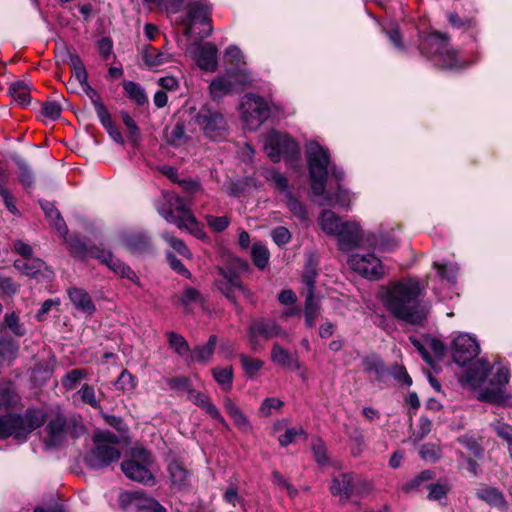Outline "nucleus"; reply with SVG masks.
Listing matches in <instances>:
<instances>
[{"instance_id": "nucleus-33", "label": "nucleus", "mask_w": 512, "mask_h": 512, "mask_svg": "<svg viewBox=\"0 0 512 512\" xmlns=\"http://www.w3.org/2000/svg\"><path fill=\"white\" fill-rule=\"evenodd\" d=\"M40 205L46 217L51 222V225L57 230L59 235H67V226L58 210L54 207V205L47 201L40 202Z\"/></svg>"}, {"instance_id": "nucleus-53", "label": "nucleus", "mask_w": 512, "mask_h": 512, "mask_svg": "<svg viewBox=\"0 0 512 512\" xmlns=\"http://www.w3.org/2000/svg\"><path fill=\"white\" fill-rule=\"evenodd\" d=\"M420 457L426 461L435 463L442 457V451L439 445L427 443L421 446L419 450Z\"/></svg>"}, {"instance_id": "nucleus-58", "label": "nucleus", "mask_w": 512, "mask_h": 512, "mask_svg": "<svg viewBox=\"0 0 512 512\" xmlns=\"http://www.w3.org/2000/svg\"><path fill=\"white\" fill-rule=\"evenodd\" d=\"M4 322L6 326L12 331V333L15 334L16 336L25 335L26 329L20 322V318L15 312L6 313L4 316Z\"/></svg>"}, {"instance_id": "nucleus-14", "label": "nucleus", "mask_w": 512, "mask_h": 512, "mask_svg": "<svg viewBox=\"0 0 512 512\" xmlns=\"http://www.w3.org/2000/svg\"><path fill=\"white\" fill-rule=\"evenodd\" d=\"M211 9L208 4L201 1H193L188 4L186 14L181 17L180 23L185 27V35L193 33V27L197 24H209Z\"/></svg>"}, {"instance_id": "nucleus-42", "label": "nucleus", "mask_w": 512, "mask_h": 512, "mask_svg": "<svg viewBox=\"0 0 512 512\" xmlns=\"http://www.w3.org/2000/svg\"><path fill=\"white\" fill-rule=\"evenodd\" d=\"M239 360L245 375L251 379L258 374L265 364L261 359L252 358L243 353L239 355Z\"/></svg>"}, {"instance_id": "nucleus-43", "label": "nucleus", "mask_w": 512, "mask_h": 512, "mask_svg": "<svg viewBox=\"0 0 512 512\" xmlns=\"http://www.w3.org/2000/svg\"><path fill=\"white\" fill-rule=\"evenodd\" d=\"M435 476V473L432 470H424L416 475L411 480L404 483L401 487L402 491L405 493H409L415 490L420 489L424 486L425 483L432 480Z\"/></svg>"}, {"instance_id": "nucleus-31", "label": "nucleus", "mask_w": 512, "mask_h": 512, "mask_svg": "<svg viewBox=\"0 0 512 512\" xmlns=\"http://www.w3.org/2000/svg\"><path fill=\"white\" fill-rule=\"evenodd\" d=\"M271 361L281 367L300 369V363L288 350L275 343L271 350Z\"/></svg>"}, {"instance_id": "nucleus-60", "label": "nucleus", "mask_w": 512, "mask_h": 512, "mask_svg": "<svg viewBox=\"0 0 512 512\" xmlns=\"http://www.w3.org/2000/svg\"><path fill=\"white\" fill-rule=\"evenodd\" d=\"M115 386L121 391H131L136 387V378L127 370H123L115 382Z\"/></svg>"}, {"instance_id": "nucleus-28", "label": "nucleus", "mask_w": 512, "mask_h": 512, "mask_svg": "<svg viewBox=\"0 0 512 512\" xmlns=\"http://www.w3.org/2000/svg\"><path fill=\"white\" fill-rule=\"evenodd\" d=\"M143 61L150 69L158 68L173 61V55L148 45L143 51Z\"/></svg>"}, {"instance_id": "nucleus-9", "label": "nucleus", "mask_w": 512, "mask_h": 512, "mask_svg": "<svg viewBox=\"0 0 512 512\" xmlns=\"http://www.w3.org/2000/svg\"><path fill=\"white\" fill-rule=\"evenodd\" d=\"M263 146L267 156L274 162H278L281 158H298L300 152L299 146L294 139L286 133L275 130L265 135Z\"/></svg>"}, {"instance_id": "nucleus-48", "label": "nucleus", "mask_w": 512, "mask_h": 512, "mask_svg": "<svg viewBox=\"0 0 512 512\" xmlns=\"http://www.w3.org/2000/svg\"><path fill=\"white\" fill-rule=\"evenodd\" d=\"M87 377V372L84 369H72L61 380L63 388L66 390L75 389L81 380Z\"/></svg>"}, {"instance_id": "nucleus-20", "label": "nucleus", "mask_w": 512, "mask_h": 512, "mask_svg": "<svg viewBox=\"0 0 512 512\" xmlns=\"http://www.w3.org/2000/svg\"><path fill=\"white\" fill-rule=\"evenodd\" d=\"M194 59L202 70L214 72L218 67L216 46L211 43L198 46L194 51Z\"/></svg>"}, {"instance_id": "nucleus-4", "label": "nucleus", "mask_w": 512, "mask_h": 512, "mask_svg": "<svg viewBox=\"0 0 512 512\" xmlns=\"http://www.w3.org/2000/svg\"><path fill=\"white\" fill-rule=\"evenodd\" d=\"M420 49L434 65L443 69L457 70L469 65L449 47L446 35L439 32L425 37L420 44Z\"/></svg>"}, {"instance_id": "nucleus-16", "label": "nucleus", "mask_w": 512, "mask_h": 512, "mask_svg": "<svg viewBox=\"0 0 512 512\" xmlns=\"http://www.w3.org/2000/svg\"><path fill=\"white\" fill-rule=\"evenodd\" d=\"M93 258L98 259L102 264H105L110 270L122 278H126L136 285L140 286L139 277L136 273L121 260L115 258L109 251L94 250Z\"/></svg>"}, {"instance_id": "nucleus-11", "label": "nucleus", "mask_w": 512, "mask_h": 512, "mask_svg": "<svg viewBox=\"0 0 512 512\" xmlns=\"http://www.w3.org/2000/svg\"><path fill=\"white\" fill-rule=\"evenodd\" d=\"M151 462V455L146 449L134 448L132 459L124 461L121 468L127 478L152 486L155 483V478L148 468Z\"/></svg>"}, {"instance_id": "nucleus-5", "label": "nucleus", "mask_w": 512, "mask_h": 512, "mask_svg": "<svg viewBox=\"0 0 512 512\" xmlns=\"http://www.w3.org/2000/svg\"><path fill=\"white\" fill-rule=\"evenodd\" d=\"M94 448L86 455L87 465L93 469H101L118 461L120 451L116 447L118 437L110 432H98L94 435Z\"/></svg>"}, {"instance_id": "nucleus-22", "label": "nucleus", "mask_w": 512, "mask_h": 512, "mask_svg": "<svg viewBox=\"0 0 512 512\" xmlns=\"http://www.w3.org/2000/svg\"><path fill=\"white\" fill-rule=\"evenodd\" d=\"M116 243L119 247L132 254L143 252L149 248L148 238L143 234L134 232L120 233Z\"/></svg>"}, {"instance_id": "nucleus-41", "label": "nucleus", "mask_w": 512, "mask_h": 512, "mask_svg": "<svg viewBox=\"0 0 512 512\" xmlns=\"http://www.w3.org/2000/svg\"><path fill=\"white\" fill-rule=\"evenodd\" d=\"M65 426L66 422L62 417H56L48 423L47 431L51 445H58L62 441L65 434Z\"/></svg>"}, {"instance_id": "nucleus-45", "label": "nucleus", "mask_w": 512, "mask_h": 512, "mask_svg": "<svg viewBox=\"0 0 512 512\" xmlns=\"http://www.w3.org/2000/svg\"><path fill=\"white\" fill-rule=\"evenodd\" d=\"M433 267L437 270V274L442 281H446L449 285L456 283L458 272V266L456 263L438 264L437 262H434Z\"/></svg>"}, {"instance_id": "nucleus-49", "label": "nucleus", "mask_w": 512, "mask_h": 512, "mask_svg": "<svg viewBox=\"0 0 512 512\" xmlns=\"http://www.w3.org/2000/svg\"><path fill=\"white\" fill-rule=\"evenodd\" d=\"M19 401V396L11 383L0 386V408L11 407Z\"/></svg>"}, {"instance_id": "nucleus-63", "label": "nucleus", "mask_w": 512, "mask_h": 512, "mask_svg": "<svg viewBox=\"0 0 512 512\" xmlns=\"http://www.w3.org/2000/svg\"><path fill=\"white\" fill-rule=\"evenodd\" d=\"M205 220L209 228L214 232H222L230 224V218L227 216L206 215Z\"/></svg>"}, {"instance_id": "nucleus-3", "label": "nucleus", "mask_w": 512, "mask_h": 512, "mask_svg": "<svg viewBox=\"0 0 512 512\" xmlns=\"http://www.w3.org/2000/svg\"><path fill=\"white\" fill-rule=\"evenodd\" d=\"M156 210L168 223L175 224L179 229L187 230L199 239L205 237V233L189 205L176 193L163 191L162 202L156 204Z\"/></svg>"}, {"instance_id": "nucleus-32", "label": "nucleus", "mask_w": 512, "mask_h": 512, "mask_svg": "<svg viewBox=\"0 0 512 512\" xmlns=\"http://www.w3.org/2000/svg\"><path fill=\"white\" fill-rule=\"evenodd\" d=\"M344 220H342L337 214H335L331 210H324L318 219V223L321 229L328 235L335 236L339 229L344 224Z\"/></svg>"}, {"instance_id": "nucleus-29", "label": "nucleus", "mask_w": 512, "mask_h": 512, "mask_svg": "<svg viewBox=\"0 0 512 512\" xmlns=\"http://www.w3.org/2000/svg\"><path fill=\"white\" fill-rule=\"evenodd\" d=\"M216 344H217V336L211 335L205 344L196 346L190 352V355H189L190 360L192 362H197L200 364H207L212 359Z\"/></svg>"}, {"instance_id": "nucleus-38", "label": "nucleus", "mask_w": 512, "mask_h": 512, "mask_svg": "<svg viewBox=\"0 0 512 512\" xmlns=\"http://www.w3.org/2000/svg\"><path fill=\"white\" fill-rule=\"evenodd\" d=\"M168 338L169 347L174 350L179 356H189L190 347L186 339L179 333L168 331L166 333Z\"/></svg>"}, {"instance_id": "nucleus-18", "label": "nucleus", "mask_w": 512, "mask_h": 512, "mask_svg": "<svg viewBox=\"0 0 512 512\" xmlns=\"http://www.w3.org/2000/svg\"><path fill=\"white\" fill-rule=\"evenodd\" d=\"M188 399L197 407L207 413L213 420L220 423L225 429H229V425L222 417L219 409L212 403L208 395L195 389L188 390Z\"/></svg>"}, {"instance_id": "nucleus-21", "label": "nucleus", "mask_w": 512, "mask_h": 512, "mask_svg": "<svg viewBox=\"0 0 512 512\" xmlns=\"http://www.w3.org/2000/svg\"><path fill=\"white\" fill-rule=\"evenodd\" d=\"M353 474L352 473H338L333 475L330 492L334 496H338L341 502H346L353 494Z\"/></svg>"}, {"instance_id": "nucleus-2", "label": "nucleus", "mask_w": 512, "mask_h": 512, "mask_svg": "<svg viewBox=\"0 0 512 512\" xmlns=\"http://www.w3.org/2000/svg\"><path fill=\"white\" fill-rule=\"evenodd\" d=\"M306 159L312 194L314 196L322 197L319 204L348 208L352 201V196L341 186L338 187L334 195L325 193L328 179V168L330 165L329 151L319 143L310 141L306 145Z\"/></svg>"}, {"instance_id": "nucleus-8", "label": "nucleus", "mask_w": 512, "mask_h": 512, "mask_svg": "<svg viewBox=\"0 0 512 512\" xmlns=\"http://www.w3.org/2000/svg\"><path fill=\"white\" fill-rule=\"evenodd\" d=\"M194 125L199 127L205 137L211 140L224 138L228 125L224 115L215 109L203 106L192 118Z\"/></svg>"}, {"instance_id": "nucleus-37", "label": "nucleus", "mask_w": 512, "mask_h": 512, "mask_svg": "<svg viewBox=\"0 0 512 512\" xmlns=\"http://www.w3.org/2000/svg\"><path fill=\"white\" fill-rule=\"evenodd\" d=\"M320 313V306L313 293H307L305 299L304 317L307 327L312 328Z\"/></svg>"}, {"instance_id": "nucleus-10", "label": "nucleus", "mask_w": 512, "mask_h": 512, "mask_svg": "<svg viewBox=\"0 0 512 512\" xmlns=\"http://www.w3.org/2000/svg\"><path fill=\"white\" fill-rule=\"evenodd\" d=\"M239 110L242 121L250 130L259 128L270 115V108L264 98L253 93L242 97Z\"/></svg>"}, {"instance_id": "nucleus-50", "label": "nucleus", "mask_w": 512, "mask_h": 512, "mask_svg": "<svg viewBox=\"0 0 512 512\" xmlns=\"http://www.w3.org/2000/svg\"><path fill=\"white\" fill-rule=\"evenodd\" d=\"M166 139L173 146L183 145L187 140L184 123L177 122L170 131L167 130Z\"/></svg>"}, {"instance_id": "nucleus-17", "label": "nucleus", "mask_w": 512, "mask_h": 512, "mask_svg": "<svg viewBox=\"0 0 512 512\" xmlns=\"http://www.w3.org/2000/svg\"><path fill=\"white\" fill-rule=\"evenodd\" d=\"M490 367L486 361H478L465 373L462 377L463 384L469 386L473 390L483 389L487 385V377Z\"/></svg>"}, {"instance_id": "nucleus-64", "label": "nucleus", "mask_w": 512, "mask_h": 512, "mask_svg": "<svg viewBox=\"0 0 512 512\" xmlns=\"http://www.w3.org/2000/svg\"><path fill=\"white\" fill-rule=\"evenodd\" d=\"M284 403L282 400L276 397L265 398L260 406V413L262 416H270L273 410H280Z\"/></svg>"}, {"instance_id": "nucleus-61", "label": "nucleus", "mask_w": 512, "mask_h": 512, "mask_svg": "<svg viewBox=\"0 0 512 512\" xmlns=\"http://www.w3.org/2000/svg\"><path fill=\"white\" fill-rule=\"evenodd\" d=\"M270 236L273 242L280 247L289 243L292 238L291 232L284 226H277L272 229Z\"/></svg>"}, {"instance_id": "nucleus-55", "label": "nucleus", "mask_w": 512, "mask_h": 512, "mask_svg": "<svg viewBox=\"0 0 512 512\" xmlns=\"http://www.w3.org/2000/svg\"><path fill=\"white\" fill-rule=\"evenodd\" d=\"M457 441L466 447L474 457L481 459L484 454V449L481 444L472 436L463 435L457 438Z\"/></svg>"}, {"instance_id": "nucleus-34", "label": "nucleus", "mask_w": 512, "mask_h": 512, "mask_svg": "<svg viewBox=\"0 0 512 512\" xmlns=\"http://www.w3.org/2000/svg\"><path fill=\"white\" fill-rule=\"evenodd\" d=\"M65 238L66 243L69 246L71 253L79 258L92 257L94 250H101L100 248L91 246L89 247L82 239L77 236H72L66 238V235L63 236Z\"/></svg>"}, {"instance_id": "nucleus-59", "label": "nucleus", "mask_w": 512, "mask_h": 512, "mask_svg": "<svg viewBox=\"0 0 512 512\" xmlns=\"http://www.w3.org/2000/svg\"><path fill=\"white\" fill-rule=\"evenodd\" d=\"M162 238L175 250L177 251L180 255L184 256V257H187V258H190L192 256L190 250L188 249V247L185 245V243L174 237L173 235H171L170 233L168 232H164L162 234Z\"/></svg>"}, {"instance_id": "nucleus-27", "label": "nucleus", "mask_w": 512, "mask_h": 512, "mask_svg": "<svg viewBox=\"0 0 512 512\" xmlns=\"http://www.w3.org/2000/svg\"><path fill=\"white\" fill-rule=\"evenodd\" d=\"M31 84L25 80H17L10 84L9 95L14 103L19 106L25 107L31 101Z\"/></svg>"}, {"instance_id": "nucleus-44", "label": "nucleus", "mask_w": 512, "mask_h": 512, "mask_svg": "<svg viewBox=\"0 0 512 512\" xmlns=\"http://www.w3.org/2000/svg\"><path fill=\"white\" fill-rule=\"evenodd\" d=\"M123 88L127 96L138 105H144L148 102L147 95L140 84L133 81H124Z\"/></svg>"}, {"instance_id": "nucleus-35", "label": "nucleus", "mask_w": 512, "mask_h": 512, "mask_svg": "<svg viewBox=\"0 0 512 512\" xmlns=\"http://www.w3.org/2000/svg\"><path fill=\"white\" fill-rule=\"evenodd\" d=\"M14 266L21 273L30 276L37 277L41 273L42 269L45 268V263L39 258H27L23 260H16Z\"/></svg>"}, {"instance_id": "nucleus-30", "label": "nucleus", "mask_w": 512, "mask_h": 512, "mask_svg": "<svg viewBox=\"0 0 512 512\" xmlns=\"http://www.w3.org/2000/svg\"><path fill=\"white\" fill-rule=\"evenodd\" d=\"M126 495L139 510L145 512H166V509L158 501L142 492L135 491Z\"/></svg>"}, {"instance_id": "nucleus-19", "label": "nucleus", "mask_w": 512, "mask_h": 512, "mask_svg": "<svg viewBox=\"0 0 512 512\" xmlns=\"http://www.w3.org/2000/svg\"><path fill=\"white\" fill-rule=\"evenodd\" d=\"M221 272L223 274L224 281L219 283V289L222 292V294L225 295L227 299H229L233 303L236 309L240 310V307L236 300L235 293L238 291L245 297H250V292L246 287L242 285L237 275H235L234 273H227L224 271Z\"/></svg>"}, {"instance_id": "nucleus-52", "label": "nucleus", "mask_w": 512, "mask_h": 512, "mask_svg": "<svg viewBox=\"0 0 512 512\" xmlns=\"http://www.w3.org/2000/svg\"><path fill=\"white\" fill-rule=\"evenodd\" d=\"M286 206L289 209V211L297 218L301 220H305L307 218V211L306 207L303 203H301L294 195L293 193H288L286 196H284Z\"/></svg>"}, {"instance_id": "nucleus-13", "label": "nucleus", "mask_w": 512, "mask_h": 512, "mask_svg": "<svg viewBox=\"0 0 512 512\" xmlns=\"http://www.w3.org/2000/svg\"><path fill=\"white\" fill-rule=\"evenodd\" d=\"M480 347L477 340L469 334H459L452 343V355L456 364L465 366L478 356Z\"/></svg>"}, {"instance_id": "nucleus-62", "label": "nucleus", "mask_w": 512, "mask_h": 512, "mask_svg": "<svg viewBox=\"0 0 512 512\" xmlns=\"http://www.w3.org/2000/svg\"><path fill=\"white\" fill-rule=\"evenodd\" d=\"M62 112L61 105L56 101H46L42 104L41 113L49 120H57Z\"/></svg>"}, {"instance_id": "nucleus-40", "label": "nucleus", "mask_w": 512, "mask_h": 512, "mask_svg": "<svg viewBox=\"0 0 512 512\" xmlns=\"http://www.w3.org/2000/svg\"><path fill=\"white\" fill-rule=\"evenodd\" d=\"M251 257L253 264L260 270H264L270 259L268 248L262 243H254L251 248Z\"/></svg>"}, {"instance_id": "nucleus-57", "label": "nucleus", "mask_w": 512, "mask_h": 512, "mask_svg": "<svg viewBox=\"0 0 512 512\" xmlns=\"http://www.w3.org/2000/svg\"><path fill=\"white\" fill-rule=\"evenodd\" d=\"M312 451L316 462L320 466H326L330 464L329 457L327 454V448L321 439H314L312 441Z\"/></svg>"}, {"instance_id": "nucleus-26", "label": "nucleus", "mask_w": 512, "mask_h": 512, "mask_svg": "<svg viewBox=\"0 0 512 512\" xmlns=\"http://www.w3.org/2000/svg\"><path fill=\"white\" fill-rule=\"evenodd\" d=\"M234 91L233 80L229 79L227 71L215 77L209 85V93L213 100L222 99L224 96Z\"/></svg>"}, {"instance_id": "nucleus-7", "label": "nucleus", "mask_w": 512, "mask_h": 512, "mask_svg": "<svg viewBox=\"0 0 512 512\" xmlns=\"http://www.w3.org/2000/svg\"><path fill=\"white\" fill-rule=\"evenodd\" d=\"M490 371L491 377L480 391L478 399L491 404H501L507 399L506 385L510 380V369L505 365L497 364L491 367Z\"/></svg>"}, {"instance_id": "nucleus-36", "label": "nucleus", "mask_w": 512, "mask_h": 512, "mask_svg": "<svg viewBox=\"0 0 512 512\" xmlns=\"http://www.w3.org/2000/svg\"><path fill=\"white\" fill-rule=\"evenodd\" d=\"M229 79L233 80V88L235 91L242 90L245 86L253 82V76L246 68H230L227 69Z\"/></svg>"}, {"instance_id": "nucleus-47", "label": "nucleus", "mask_w": 512, "mask_h": 512, "mask_svg": "<svg viewBox=\"0 0 512 512\" xmlns=\"http://www.w3.org/2000/svg\"><path fill=\"white\" fill-rule=\"evenodd\" d=\"M69 64L72 68L73 76L80 85L88 82V73L81 58L77 54H71Z\"/></svg>"}, {"instance_id": "nucleus-54", "label": "nucleus", "mask_w": 512, "mask_h": 512, "mask_svg": "<svg viewBox=\"0 0 512 512\" xmlns=\"http://www.w3.org/2000/svg\"><path fill=\"white\" fill-rule=\"evenodd\" d=\"M18 351V345L11 339L0 337V359L11 362Z\"/></svg>"}, {"instance_id": "nucleus-25", "label": "nucleus", "mask_w": 512, "mask_h": 512, "mask_svg": "<svg viewBox=\"0 0 512 512\" xmlns=\"http://www.w3.org/2000/svg\"><path fill=\"white\" fill-rule=\"evenodd\" d=\"M168 473L171 487L175 490H182L190 484V473L184 465L178 461H173L168 465Z\"/></svg>"}, {"instance_id": "nucleus-24", "label": "nucleus", "mask_w": 512, "mask_h": 512, "mask_svg": "<svg viewBox=\"0 0 512 512\" xmlns=\"http://www.w3.org/2000/svg\"><path fill=\"white\" fill-rule=\"evenodd\" d=\"M68 296L74 307L81 313L92 315L96 311L95 304L89 293L78 287L68 289Z\"/></svg>"}, {"instance_id": "nucleus-46", "label": "nucleus", "mask_w": 512, "mask_h": 512, "mask_svg": "<svg viewBox=\"0 0 512 512\" xmlns=\"http://www.w3.org/2000/svg\"><path fill=\"white\" fill-rule=\"evenodd\" d=\"M215 381L222 387L223 390L229 391L232 387L233 381V368L227 366L225 368H214L212 370Z\"/></svg>"}, {"instance_id": "nucleus-12", "label": "nucleus", "mask_w": 512, "mask_h": 512, "mask_svg": "<svg viewBox=\"0 0 512 512\" xmlns=\"http://www.w3.org/2000/svg\"><path fill=\"white\" fill-rule=\"evenodd\" d=\"M349 267L368 279H378L384 275V268L374 254H352L348 259Z\"/></svg>"}, {"instance_id": "nucleus-1", "label": "nucleus", "mask_w": 512, "mask_h": 512, "mask_svg": "<svg viewBox=\"0 0 512 512\" xmlns=\"http://www.w3.org/2000/svg\"><path fill=\"white\" fill-rule=\"evenodd\" d=\"M424 291L422 282L407 278L384 289L380 300L395 318L409 324H421L430 311V305L420 300Z\"/></svg>"}, {"instance_id": "nucleus-39", "label": "nucleus", "mask_w": 512, "mask_h": 512, "mask_svg": "<svg viewBox=\"0 0 512 512\" xmlns=\"http://www.w3.org/2000/svg\"><path fill=\"white\" fill-rule=\"evenodd\" d=\"M264 177L267 181L271 182L275 189H277L283 196H286L292 191L289 188L287 177L275 169H269L265 172Z\"/></svg>"}, {"instance_id": "nucleus-15", "label": "nucleus", "mask_w": 512, "mask_h": 512, "mask_svg": "<svg viewBox=\"0 0 512 512\" xmlns=\"http://www.w3.org/2000/svg\"><path fill=\"white\" fill-rule=\"evenodd\" d=\"M338 248L347 252L358 247L363 241V231L355 221H345L336 233Z\"/></svg>"}, {"instance_id": "nucleus-56", "label": "nucleus", "mask_w": 512, "mask_h": 512, "mask_svg": "<svg viewBox=\"0 0 512 512\" xmlns=\"http://www.w3.org/2000/svg\"><path fill=\"white\" fill-rule=\"evenodd\" d=\"M363 368L367 373L381 377L385 372L382 360L377 356H369L363 359Z\"/></svg>"}, {"instance_id": "nucleus-6", "label": "nucleus", "mask_w": 512, "mask_h": 512, "mask_svg": "<svg viewBox=\"0 0 512 512\" xmlns=\"http://www.w3.org/2000/svg\"><path fill=\"white\" fill-rule=\"evenodd\" d=\"M43 423V415L36 411H29L23 417L15 414L0 417V438L14 436L15 439L24 441L28 434Z\"/></svg>"}, {"instance_id": "nucleus-23", "label": "nucleus", "mask_w": 512, "mask_h": 512, "mask_svg": "<svg viewBox=\"0 0 512 512\" xmlns=\"http://www.w3.org/2000/svg\"><path fill=\"white\" fill-rule=\"evenodd\" d=\"M280 334V326L271 319L254 320L249 327V335L252 342H254L257 337L270 339Z\"/></svg>"}, {"instance_id": "nucleus-51", "label": "nucleus", "mask_w": 512, "mask_h": 512, "mask_svg": "<svg viewBox=\"0 0 512 512\" xmlns=\"http://www.w3.org/2000/svg\"><path fill=\"white\" fill-rule=\"evenodd\" d=\"M429 490L427 498L432 501L442 502L446 499L448 493L451 490V486L448 483H433L427 485Z\"/></svg>"}]
</instances>
